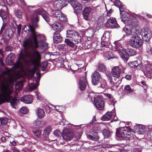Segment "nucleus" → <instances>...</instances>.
<instances>
[{
	"label": "nucleus",
	"instance_id": "obj_1",
	"mask_svg": "<svg viewBox=\"0 0 152 152\" xmlns=\"http://www.w3.org/2000/svg\"><path fill=\"white\" fill-rule=\"evenodd\" d=\"M2 93L0 94V104L5 102H10L12 107L17 103V100L16 98H12L10 95L12 91L9 89L1 90Z\"/></svg>",
	"mask_w": 152,
	"mask_h": 152
},
{
	"label": "nucleus",
	"instance_id": "obj_2",
	"mask_svg": "<svg viewBox=\"0 0 152 152\" xmlns=\"http://www.w3.org/2000/svg\"><path fill=\"white\" fill-rule=\"evenodd\" d=\"M125 15H122L121 17V20L129 26H134L136 25L138 23V19L132 16H127V12H124Z\"/></svg>",
	"mask_w": 152,
	"mask_h": 152
},
{
	"label": "nucleus",
	"instance_id": "obj_3",
	"mask_svg": "<svg viewBox=\"0 0 152 152\" xmlns=\"http://www.w3.org/2000/svg\"><path fill=\"white\" fill-rule=\"evenodd\" d=\"M126 128L129 131H127L126 130L124 129L121 133H120L121 128H119L117 129L116 133V136L120 138L121 137L124 139L126 140H130L132 137L131 135L130 128L129 126L127 127Z\"/></svg>",
	"mask_w": 152,
	"mask_h": 152
},
{
	"label": "nucleus",
	"instance_id": "obj_4",
	"mask_svg": "<svg viewBox=\"0 0 152 152\" xmlns=\"http://www.w3.org/2000/svg\"><path fill=\"white\" fill-rule=\"evenodd\" d=\"M67 37L72 38V41L75 44L80 43L81 41V37L77 33L72 30H69L66 31Z\"/></svg>",
	"mask_w": 152,
	"mask_h": 152
},
{
	"label": "nucleus",
	"instance_id": "obj_5",
	"mask_svg": "<svg viewBox=\"0 0 152 152\" xmlns=\"http://www.w3.org/2000/svg\"><path fill=\"white\" fill-rule=\"evenodd\" d=\"M129 44L132 47L137 48L141 47L143 44L142 40L137 36H134L130 40Z\"/></svg>",
	"mask_w": 152,
	"mask_h": 152
},
{
	"label": "nucleus",
	"instance_id": "obj_6",
	"mask_svg": "<svg viewBox=\"0 0 152 152\" xmlns=\"http://www.w3.org/2000/svg\"><path fill=\"white\" fill-rule=\"evenodd\" d=\"M29 29L31 31V37L32 38L35 47L36 48H37L39 47V41L37 40V36L40 37H41L42 35L40 34H36L35 28L33 26L29 25Z\"/></svg>",
	"mask_w": 152,
	"mask_h": 152
},
{
	"label": "nucleus",
	"instance_id": "obj_7",
	"mask_svg": "<svg viewBox=\"0 0 152 152\" xmlns=\"http://www.w3.org/2000/svg\"><path fill=\"white\" fill-rule=\"evenodd\" d=\"M141 35L143 40L147 42L149 40L151 37V33L148 28H145L142 29Z\"/></svg>",
	"mask_w": 152,
	"mask_h": 152
},
{
	"label": "nucleus",
	"instance_id": "obj_8",
	"mask_svg": "<svg viewBox=\"0 0 152 152\" xmlns=\"http://www.w3.org/2000/svg\"><path fill=\"white\" fill-rule=\"evenodd\" d=\"M94 103L95 106L98 110H102L104 107V102L101 97L97 96L94 99Z\"/></svg>",
	"mask_w": 152,
	"mask_h": 152
},
{
	"label": "nucleus",
	"instance_id": "obj_9",
	"mask_svg": "<svg viewBox=\"0 0 152 152\" xmlns=\"http://www.w3.org/2000/svg\"><path fill=\"white\" fill-rule=\"evenodd\" d=\"M41 59V56L39 52L35 51L32 55L31 59V63L34 66L38 65Z\"/></svg>",
	"mask_w": 152,
	"mask_h": 152
},
{
	"label": "nucleus",
	"instance_id": "obj_10",
	"mask_svg": "<svg viewBox=\"0 0 152 152\" xmlns=\"http://www.w3.org/2000/svg\"><path fill=\"white\" fill-rule=\"evenodd\" d=\"M68 4V1L66 0H58L54 2V6L55 8L59 10L61 9Z\"/></svg>",
	"mask_w": 152,
	"mask_h": 152
},
{
	"label": "nucleus",
	"instance_id": "obj_11",
	"mask_svg": "<svg viewBox=\"0 0 152 152\" xmlns=\"http://www.w3.org/2000/svg\"><path fill=\"white\" fill-rule=\"evenodd\" d=\"M101 75L97 71L94 72L91 75L92 83L93 85H95L98 84L100 82Z\"/></svg>",
	"mask_w": 152,
	"mask_h": 152
},
{
	"label": "nucleus",
	"instance_id": "obj_12",
	"mask_svg": "<svg viewBox=\"0 0 152 152\" xmlns=\"http://www.w3.org/2000/svg\"><path fill=\"white\" fill-rule=\"evenodd\" d=\"M63 139L66 141L70 140L73 137V134L70 130L65 129L62 135Z\"/></svg>",
	"mask_w": 152,
	"mask_h": 152
},
{
	"label": "nucleus",
	"instance_id": "obj_13",
	"mask_svg": "<svg viewBox=\"0 0 152 152\" xmlns=\"http://www.w3.org/2000/svg\"><path fill=\"white\" fill-rule=\"evenodd\" d=\"M88 84V83L87 80L86 76L85 75H83L80 78L79 81L80 89L81 91L85 90Z\"/></svg>",
	"mask_w": 152,
	"mask_h": 152
},
{
	"label": "nucleus",
	"instance_id": "obj_14",
	"mask_svg": "<svg viewBox=\"0 0 152 152\" xmlns=\"http://www.w3.org/2000/svg\"><path fill=\"white\" fill-rule=\"evenodd\" d=\"M42 8L41 9H37L35 11V13L39 15H41L47 22H49L50 21V18L48 16V13L45 10H42Z\"/></svg>",
	"mask_w": 152,
	"mask_h": 152
},
{
	"label": "nucleus",
	"instance_id": "obj_15",
	"mask_svg": "<svg viewBox=\"0 0 152 152\" xmlns=\"http://www.w3.org/2000/svg\"><path fill=\"white\" fill-rule=\"evenodd\" d=\"M112 73L113 77L118 78L121 73V69L118 66L113 67L112 69Z\"/></svg>",
	"mask_w": 152,
	"mask_h": 152
},
{
	"label": "nucleus",
	"instance_id": "obj_16",
	"mask_svg": "<svg viewBox=\"0 0 152 152\" xmlns=\"http://www.w3.org/2000/svg\"><path fill=\"white\" fill-rule=\"evenodd\" d=\"M24 55L22 53V52H20L18 57V60L14 66H12V69L16 70L20 67L21 64L20 60L21 59H24Z\"/></svg>",
	"mask_w": 152,
	"mask_h": 152
},
{
	"label": "nucleus",
	"instance_id": "obj_17",
	"mask_svg": "<svg viewBox=\"0 0 152 152\" xmlns=\"http://www.w3.org/2000/svg\"><path fill=\"white\" fill-rule=\"evenodd\" d=\"M53 40L56 43H59L63 41V37L60 34V32H55L53 34Z\"/></svg>",
	"mask_w": 152,
	"mask_h": 152
},
{
	"label": "nucleus",
	"instance_id": "obj_18",
	"mask_svg": "<svg viewBox=\"0 0 152 152\" xmlns=\"http://www.w3.org/2000/svg\"><path fill=\"white\" fill-rule=\"evenodd\" d=\"M23 46L25 49L27 50L32 47L33 42L30 38H26L23 41Z\"/></svg>",
	"mask_w": 152,
	"mask_h": 152
},
{
	"label": "nucleus",
	"instance_id": "obj_19",
	"mask_svg": "<svg viewBox=\"0 0 152 152\" xmlns=\"http://www.w3.org/2000/svg\"><path fill=\"white\" fill-rule=\"evenodd\" d=\"M107 23L111 26L112 28H118V25L117 24L115 18H110L107 20Z\"/></svg>",
	"mask_w": 152,
	"mask_h": 152
},
{
	"label": "nucleus",
	"instance_id": "obj_20",
	"mask_svg": "<svg viewBox=\"0 0 152 152\" xmlns=\"http://www.w3.org/2000/svg\"><path fill=\"white\" fill-rule=\"evenodd\" d=\"M129 65L132 68H137V69L141 68L142 66V63L140 61L139 63L137 61H135L129 63Z\"/></svg>",
	"mask_w": 152,
	"mask_h": 152
},
{
	"label": "nucleus",
	"instance_id": "obj_21",
	"mask_svg": "<svg viewBox=\"0 0 152 152\" xmlns=\"http://www.w3.org/2000/svg\"><path fill=\"white\" fill-rule=\"evenodd\" d=\"M91 9L90 7H86L84 8L83 12V15L84 18L87 20L88 18L90 12L91 11Z\"/></svg>",
	"mask_w": 152,
	"mask_h": 152
},
{
	"label": "nucleus",
	"instance_id": "obj_22",
	"mask_svg": "<svg viewBox=\"0 0 152 152\" xmlns=\"http://www.w3.org/2000/svg\"><path fill=\"white\" fill-rule=\"evenodd\" d=\"M145 71L144 72L145 75L149 77H152V65H147L146 66Z\"/></svg>",
	"mask_w": 152,
	"mask_h": 152
},
{
	"label": "nucleus",
	"instance_id": "obj_23",
	"mask_svg": "<svg viewBox=\"0 0 152 152\" xmlns=\"http://www.w3.org/2000/svg\"><path fill=\"white\" fill-rule=\"evenodd\" d=\"M15 58V54L11 53L10 54L7 58L6 61L9 65H12L14 63V60Z\"/></svg>",
	"mask_w": 152,
	"mask_h": 152
},
{
	"label": "nucleus",
	"instance_id": "obj_24",
	"mask_svg": "<svg viewBox=\"0 0 152 152\" xmlns=\"http://www.w3.org/2000/svg\"><path fill=\"white\" fill-rule=\"evenodd\" d=\"M119 53L121 54V57L125 62H126L129 57L126 50H121Z\"/></svg>",
	"mask_w": 152,
	"mask_h": 152
},
{
	"label": "nucleus",
	"instance_id": "obj_25",
	"mask_svg": "<svg viewBox=\"0 0 152 152\" xmlns=\"http://www.w3.org/2000/svg\"><path fill=\"white\" fill-rule=\"evenodd\" d=\"M21 77V74L19 72H16L13 77H11L9 79V81L13 83L15 81H17Z\"/></svg>",
	"mask_w": 152,
	"mask_h": 152
},
{
	"label": "nucleus",
	"instance_id": "obj_26",
	"mask_svg": "<svg viewBox=\"0 0 152 152\" xmlns=\"http://www.w3.org/2000/svg\"><path fill=\"white\" fill-rule=\"evenodd\" d=\"M20 100L25 103L27 104H31L32 102L33 101L32 98L28 96H25L21 97Z\"/></svg>",
	"mask_w": 152,
	"mask_h": 152
},
{
	"label": "nucleus",
	"instance_id": "obj_27",
	"mask_svg": "<svg viewBox=\"0 0 152 152\" xmlns=\"http://www.w3.org/2000/svg\"><path fill=\"white\" fill-rule=\"evenodd\" d=\"M62 26L61 24L59 22L54 23L53 24V28L56 31V32H60L61 31V28Z\"/></svg>",
	"mask_w": 152,
	"mask_h": 152
},
{
	"label": "nucleus",
	"instance_id": "obj_28",
	"mask_svg": "<svg viewBox=\"0 0 152 152\" xmlns=\"http://www.w3.org/2000/svg\"><path fill=\"white\" fill-rule=\"evenodd\" d=\"M104 57L106 60L113 59L114 58V56L111 51H107L104 54Z\"/></svg>",
	"mask_w": 152,
	"mask_h": 152
},
{
	"label": "nucleus",
	"instance_id": "obj_29",
	"mask_svg": "<svg viewBox=\"0 0 152 152\" xmlns=\"http://www.w3.org/2000/svg\"><path fill=\"white\" fill-rule=\"evenodd\" d=\"M36 113L38 118H43L45 115V112L42 109L40 108H37Z\"/></svg>",
	"mask_w": 152,
	"mask_h": 152
},
{
	"label": "nucleus",
	"instance_id": "obj_30",
	"mask_svg": "<svg viewBox=\"0 0 152 152\" xmlns=\"http://www.w3.org/2000/svg\"><path fill=\"white\" fill-rule=\"evenodd\" d=\"M114 45L116 50L118 51L119 53L120 52L121 50L122 51L124 50L123 49L121 44L119 41H115L114 42Z\"/></svg>",
	"mask_w": 152,
	"mask_h": 152
},
{
	"label": "nucleus",
	"instance_id": "obj_31",
	"mask_svg": "<svg viewBox=\"0 0 152 152\" xmlns=\"http://www.w3.org/2000/svg\"><path fill=\"white\" fill-rule=\"evenodd\" d=\"M111 112H107L101 118V120L103 121H107L110 120L112 117Z\"/></svg>",
	"mask_w": 152,
	"mask_h": 152
},
{
	"label": "nucleus",
	"instance_id": "obj_32",
	"mask_svg": "<svg viewBox=\"0 0 152 152\" xmlns=\"http://www.w3.org/2000/svg\"><path fill=\"white\" fill-rule=\"evenodd\" d=\"M52 129L51 127L50 126L47 127L43 131V135L46 138L48 137V135Z\"/></svg>",
	"mask_w": 152,
	"mask_h": 152
},
{
	"label": "nucleus",
	"instance_id": "obj_33",
	"mask_svg": "<svg viewBox=\"0 0 152 152\" xmlns=\"http://www.w3.org/2000/svg\"><path fill=\"white\" fill-rule=\"evenodd\" d=\"M82 5L78 3L77 5L75 6L74 8L76 13H79L82 11Z\"/></svg>",
	"mask_w": 152,
	"mask_h": 152
},
{
	"label": "nucleus",
	"instance_id": "obj_34",
	"mask_svg": "<svg viewBox=\"0 0 152 152\" xmlns=\"http://www.w3.org/2000/svg\"><path fill=\"white\" fill-rule=\"evenodd\" d=\"M63 15V13L62 12L60 11L59 10H56L54 14V16L58 20V18H60L61 16Z\"/></svg>",
	"mask_w": 152,
	"mask_h": 152
},
{
	"label": "nucleus",
	"instance_id": "obj_35",
	"mask_svg": "<svg viewBox=\"0 0 152 152\" xmlns=\"http://www.w3.org/2000/svg\"><path fill=\"white\" fill-rule=\"evenodd\" d=\"M126 51L128 55L130 56H134L136 54V51L132 49L128 48Z\"/></svg>",
	"mask_w": 152,
	"mask_h": 152
},
{
	"label": "nucleus",
	"instance_id": "obj_36",
	"mask_svg": "<svg viewBox=\"0 0 152 152\" xmlns=\"http://www.w3.org/2000/svg\"><path fill=\"white\" fill-rule=\"evenodd\" d=\"M127 26H125L123 28V30L126 33V35H129L134 36V33L130 29H128L127 27Z\"/></svg>",
	"mask_w": 152,
	"mask_h": 152
},
{
	"label": "nucleus",
	"instance_id": "obj_37",
	"mask_svg": "<svg viewBox=\"0 0 152 152\" xmlns=\"http://www.w3.org/2000/svg\"><path fill=\"white\" fill-rule=\"evenodd\" d=\"M98 70L101 72H104L106 71V67L103 64H99L98 66Z\"/></svg>",
	"mask_w": 152,
	"mask_h": 152
},
{
	"label": "nucleus",
	"instance_id": "obj_38",
	"mask_svg": "<svg viewBox=\"0 0 152 152\" xmlns=\"http://www.w3.org/2000/svg\"><path fill=\"white\" fill-rule=\"evenodd\" d=\"M114 4L119 8L121 12L120 7H122V3L119 0H115L113 2Z\"/></svg>",
	"mask_w": 152,
	"mask_h": 152
},
{
	"label": "nucleus",
	"instance_id": "obj_39",
	"mask_svg": "<svg viewBox=\"0 0 152 152\" xmlns=\"http://www.w3.org/2000/svg\"><path fill=\"white\" fill-rule=\"evenodd\" d=\"M33 133L36 137H39L40 136L41 131L39 129H34L33 130Z\"/></svg>",
	"mask_w": 152,
	"mask_h": 152
},
{
	"label": "nucleus",
	"instance_id": "obj_40",
	"mask_svg": "<svg viewBox=\"0 0 152 152\" xmlns=\"http://www.w3.org/2000/svg\"><path fill=\"white\" fill-rule=\"evenodd\" d=\"M64 42L68 46L70 47H73L75 46V43L72 42L68 39H66Z\"/></svg>",
	"mask_w": 152,
	"mask_h": 152
},
{
	"label": "nucleus",
	"instance_id": "obj_41",
	"mask_svg": "<svg viewBox=\"0 0 152 152\" xmlns=\"http://www.w3.org/2000/svg\"><path fill=\"white\" fill-rule=\"evenodd\" d=\"M48 65V63L46 62H43L40 65V67L42 68L41 70L43 71L45 70V68Z\"/></svg>",
	"mask_w": 152,
	"mask_h": 152
},
{
	"label": "nucleus",
	"instance_id": "obj_42",
	"mask_svg": "<svg viewBox=\"0 0 152 152\" xmlns=\"http://www.w3.org/2000/svg\"><path fill=\"white\" fill-rule=\"evenodd\" d=\"M145 131V129L143 126L139 127L138 129V132L139 134H143Z\"/></svg>",
	"mask_w": 152,
	"mask_h": 152
},
{
	"label": "nucleus",
	"instance_id": "obj_43",
	"mask_svg": "<svg viewBox=\"0 0 152 152\" xmlns=\"http://www.w3.org/2000/svg\"><path fill=\"white\" fill-rule=\"evenodd\" d=\"M20 112L22 114H26L28 111V109L27 107H22L20 110Z\"/></svg>",
	"mask_w": 152,
	"mask_h": 152
},
{
	"label": "nucleus",
	"instance_id": "obj_44",
	"mask_svg": "<svg viewBox=\"0 0 152 152\" xmlns=\"http://www.w3.org/2000/svg\"><path fill=\"white\" fill-rule=\"evenodd\" d=\"M35 127L37 128H40L42 126V122L39 121H37L35 122Z\"/></svg>",
	"mask_w": 152,
	"mask_h": 152
},
{
	"label": "nucleus",
	"instance_id": "obj_45",
	"mask_svg": "<svg viewBox=\"0 0 152 152\" xmlns=\"http://www.w3.org/2000/svg\"><path fill=\"white\" fill-rule=\"evenodd\" d=\"M15 16L18 18H20L22 17V12L21 10H18L15 12Z\"/></svg>",
	"mask_w": 152,
	"mask_h": 152
},
{
	"label": "nucleus",
	"instance_id": "obj_46",
	"mask_svg": "<svg viewBox=\"0 0 152 152\" xmlns=\"http://www.w3.org/2000/svg\"><path fill=\"white\" fill-rule=\"evenodd\" d=\"M105 95L108 98L110 99V101L112 103H114V102L115 99L111 94H107Z\"/></svg>",
	"mask_w": 152,
	"mask_h": 152
},
{
	"label": "nucleus",
	"instance_id": "obj_47",
	"mask_svg": "<svg viewBox=\"0 0 152 152\" xmlns=\"http://www.w3.org/2000/svg\"><path fill=\"white\" fill-rule=\"evenodd\" d=\"M147 136L148 140H152V130L148 132Z\"/></svg>",
	"mask_w": 152,
	"mask_h": 152
},
{
	"label": "nucleus",
	"instance_id": "obj_48",
	"mask_svg": "<svg viewBox=\"0 0 152 152\" xmlns=\"http://www.w3.org/2000/svg\"><path fill=\"white\" fill-rule=\"evenodd\" d=\"M66 15H64L63 14V15L61 16V17L58 18V20L62 22H66L67 20L66 18Z\"/></svg>",
	"mask_w": 152,
	"mask_h": 152
},
{
	"label": "nucleus",
	"instance_id": "obj_49",
	"mask_svg": "<svg viewBox=\"0 0 152 152\" xmlns=\"http://www.w3.org/2000/svg\"><path fill=\"white\" fill-rule=\"evenodd\" d=\"M101 44L102 47H104L106 48L109 47V45L108 43L104 41H102Z\"/></svg>",
	"mask_w": 152,
	"mask_h": 152
},
{
	"label": "nucleus",
	"instance_id": "obj_50",
	"mask_svg": "<svg viewBox=\"0 0 152 152\" xmlns=\"http://www.w3.org/2000/svg\"><path fill=\"white\" fill-rule=\"evenodd\" d=\"M62 134L61 132L59 130H56L54 132V134L56 137H58Z\"/></svg>",
	"mask_w": 152,
	"mask_h": 152
},
{
	"label": "nucleus",
	"instance_id": "obj_51",
	"mask_svg": "<svg viewBox=\"0 0 152 152\" xmlns=\"http://www.w3.org/2000/svg\"><path fill=\"white\" fill-rule=\"evenodd\" d=\"M103 133L104 137L106 138L108 137L109 136V132L106 129L104 130Z\"/></svg>",
	"mask_w": 152,
	"mask_h": 152
},
{
	"label": "nucleus",
	"instance_id": "obj_52",
	"mask_svg": "<svg viewBox=\"0 0 152 152\" xmlns=\"http://www.w3.org/2000/svg\"><path fill=\"white\" fill-rule=\"evenodd\" d=\"M93 137L94 139V140L97 141L99 138V136L98 135V133L97 132L95 133L94 135H93Z\"/></svg>",
	"mask_w": 152,
	"mask_h": 152
},
{
	"label": "nucleus",
	"instance_id": "obj_53",
	"mask_svg": "<svg viewBox=\"0 0 152 152\" xmlns=\"http://www.w3.org/2000/svg\"><path fill=\"white\" fill-rule=\"evenodd\" d=\"M68 2V3H69L72 6L73 8L75 6L77 5V4H76L74 0H70Z\"/></svg>",
	"mask_w": 152,
	"mask_h": 152
},
{
	"label": "nucleus",
	"instance_id": "obj_54",
	"mask_svg": "<svg viewBox=\"0 0 152 152\" xmlns=\"http://www.w3.org/2000/svg\"><path fill=\"white\" fill-rule=\"evenodd\" d=\"M6 14V12L2 9L0 10V16L2 18L3 16H5Z\"/></svg>",
	"mask_w": 152,
	"mask_h": 152
},
{
	"label": "nucleus",
	"instance_id": "obj_55",
	"mask_svg": "<svg viewBox=\"0 0 152 152\" xmlns=\"http://www.w3.org/2000/svg\"><path fill=\"white\" fill-rule=\"evenodd\" d=\"M141 83L142 85V87H143L144 89H146L148 88V86L146 84V82L144 81H142L141 82Z\"/></svg>",
	"mask_w": 152,
	"mask_h": 152
},
{
	"label": "nucleus",
	"instance_id": "obj_56",
	"mask_svg": "<svg viewBox=\"0 0 152 152\" xmlns=\"http://www.w3.org/2000/svg\"><path fill=\"white\" fill-rule=\"evenodd\" d=\"M12 47L7 46L5 48V50L6 51H11L12 50Z\"/></svg>",
	"mask_w": 152,
	"mask_h": 152
},
{
	"label": "nucleus",
	"instance_id": "obj_57",
	"mask_svg": "<svg viewBox=\"0 0 152 152\" xmlns=\"http://www.w3.org/2000/svg\"><path fill=\"white\" fill-rule=\"evenodd\" d=\"M7 119L5 118H3L1 119V125H4L6 124L7 123Z\"/></svg>",
	"mask_w": 152,
	"mask_h": 152
},
{
	"label": "nucleus",
	"instance_id": "obj_58",
	"mask_svg": "<svg viewBox=\"0 0 152 152\" xmlns=\"http://www.w3.org/2000/svg\"><path fill=\"white\" fill-rule=\"evenodd\" d=\"M124 89L129 92H130L131 90V88L129 85H127L124 88Z\"/></svg>",
	"mask_w": 152,
	"mask_h": 152
},
{
	"label": "nucleus",
	"instance_id": "obj_59",
	"mask_svg": "<svg viewBox=\"0 0 152 152\" xmlns=\"http://www.w3.org/2000/svg\"><path fill=\"white\" fill-rule=\"evenodd\" d=\"M21 26L20 24L18 26L17 33L19 35H20V32L21 31Z\"/></svg>",
	"mask_w": 152,
	"mask_h": 152
},
{
	"label": "nucleus",
	"instance_id": "obj_60",
	"mask_svg": "<svg viewBox=\"0 0 152 152\" xmlns=\"http://www.w3.org/2000/svg\"><path fill=\"white\" fill-rule=\"evenodd\" d=\"M20 3L24 6H26V3L24 0H19Z\"/></svg>",
	"mask_w": 152,
	"mask_h": 152
},
{
	"label": "nucleus",
	"instance_id": "obj_61",
	"mask_svg": "<svg viewBox=\"0 0 152 152\" xmlns=\"http://www.w3.org/2000/svg\"><path fill=\"white\" fill-rule=\"evenodd\" d=\"M87 137L90 140H94L93 135L89 134L87 135Z\"/></svg>",
	"mask_w": 152,
	"mask_h": 152
},
{
	"label": "nucleus",
	"instance_id": "obj_62",
	"mask_svg": "<svg viewBox=\"0 0 152 152\" xmlns=\"http://www.w3.org/2000/svg\"><path fill=\"white\" fill-rule=\"evenodd\" d=\"M131 75H127L125 76V78L127 80H130L131 79Z\"/></svg>",
	"mask_w": 152,
	"mask_h": 152
},
{
	"label": "nucleus",
	"instance_id": "obj_63",
	"mask_svg": "<svg viewBox=\"0 0 152 152\" xmlns=\"http://www.w3.org/2000/svg\"><path fill=\"white\" fill-rule=\"evenodd\" d=\"M148 53L152 56V48H151L148 51Z\"/></svg>",
	"mask_w": 152,
	"mask_h": 152
},
{
	"label": "nucleus",
	"instance_id": "obj_64",
	"mask_svg": "<svg viewBox=\"0 0 152 152\" xmlns=\"http://www.w3.org/2000/svg\"><path fill=\"white\" fill-rule=\"evenodd\" d=\"M134 152H141V150L139 148H136L134 149Z\"/></svg>",
	"mask_w": 152,
	"mask_h": 152
}]
</instances>
